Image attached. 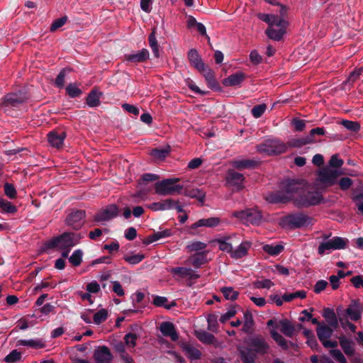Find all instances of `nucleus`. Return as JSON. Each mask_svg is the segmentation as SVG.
<instances>
[{
    "mask_svg": "<svg viewBox=\"0 0 363 363\" xmlns=\"http://www.w3.org/2000/svg\"><path fill=\"white\" fill-rule=\"evenodd\" d=\"M118 208L115 204L108 205L101 208L95 216L97 222L103 223L116 218L118 214Z\"/></svg>",
    "mask_w": 363,
    "mask_h": 363,
    "instance_id": "ddd939ff",
    "label": "nucleus"
},
{
    "mask_svg": "<svg viewBox=\"0 0 363 363\" xmlns=\"http://www.w3.org/2000/svg\"><path fill=\"white\" fill-rule=\"evenodd\" d=\"M323 316L330 327L333 328H337L338 320L336 314L333 309L329 308H324L323 311Z\"/></svg>",
    "mask_w": 363,
    "mask_h": 363,
    "instance_id": "c85d7f7f",
    "label": "nucleus"
},
{
    "mask_svg": "<svg viewBox=\"0 0 363 363\" xmlns=\"http://www.w3.org/2000/svg\"><path fill=\"white\" fill-rule=\"evenodd\" d=\"M247 343L256 353L265 354L269 350L268 344L261 336L251 337Z\"/></svg>",
    "mask_w": 363,
    "mask_h": 363,
    "instance_id": "2eb2a0df",
    "label": "nucleus"
},
{
    "mask_svg": "<svg viewBox=\"0 0 363 363\" xmlns=\"http://www.w3.org/2000/svg\"><path fill=\"white\" fill-rule=\"evenodd\" d=\"M348 243V240L341 237H333L320 243L318 247V253L320 255L329 254L332 250L345 249Z\"/></svg>",
    "mask_w": 363,
    "mask_h": 363,
    "instance_id": "6e6552de",
    "label": "nucleus"
},
{
    "mask_svg": "<svg viewBox=\"0 0 363 363\" xmlns=\"http://www.w3.org/2000/svg\"><path fill=\"white\" fill-rule=\"evenodd\" d=\"M149 43H150V46L152 49V51L154 55L156 57H159V48H158V45H157V40L155 35L153 32L149 35Z\"/></svg>",
    "mask_w": 363,
    "mask_h": 363,
    "instance_id": "6e6d98bb",
    "label": "nucleus"
},
{
    "mask_svg": "<svg viewBox=\"0 0 363 363\" xmlns=\"http://www.w3.org/2000/svg\"><path fill=\"white\" fill-rule=\"evenodd\" d=\"M245 78V74L241 72H238L224 79L223 84L225 86H239L244 81Z\"/></svg>",
    "mask_w": 363,
    "mask_h": 363,
    "instance_id": "b1692460",
    "label": "nucleus"
},
{
    "mask_svg": "<svg viewBox=\"0 0 363 363\" xmlns=\"http://www.w3.org/2000/svg\"><path fill=\"white\" fill-rule=\"evenodd\" d=\"M160 330L165 337H169L172 341H177L179 335L173 323L170 322H162L160 326Z\"/></svg>",
    "mask_w": 363,
    "mask_h": 363,
    "instance_id": "6ab92c4d",
    "label": "nucleus"
},
{
    "mask_svg": "<svg viewBox=\"0 0 363 363\" xmlns=\"http://www.w3.org/2000/svg\"><path fill=\"white\" fill-rule=\"evenodd\" d=\"M221 292L223 293L224 297L228 300L234 301L235 300L238 296V292L235 290H234L232 287H223L220 289Z\"/></svg>",
    "mask_w": 363,
    "mask_h": 363,
    "instance_id": "49530a36",
    "label": "nucleus"
},
{
    "mask_svg": "<svg viewBox=\"0 0 363 363\" xmlns=\"http://www.w3.org/2000/svg\"><path fill=\"white\" fill-rule=\"evenodd\" d=\"M108 318V312L106 309H101L94 315V322L99 325L104 322Z\"/></svg>",
    "mask_w": 363,
    "mask_h": 363,
    "instance_id": "864d4df0",
    "label": "nucleus"
},
{
    "mask_svg": "<svg viewBox=\"0 0 363 363\" xmlns=\"http://www.w3.org/2000/svg\"><path fill=\"white\" fill-rule=\"evenodd\" d=\"M4 193L10 199H14L16 196V190L13 184L6 183L4 184Z\"/></svg>",
    "mask_w": 363,
    "mask_h": 363,
    "instance_id": "338daca9",
    "label": "nucleus"
},
{
    "mask_svg": "<svg viewBox=\"0 0 363 363\" xmlns=\"http://www.w3.org/2000/svg\"><path fill=\"white\" fill-rule=\"evenodd\" d=\"M344 162L342 159H340L337 155H333L330 161H329V166H327L326 167H331L334 169L340 168L342 164Z\"/></svg>",
    "mask_w": 363,
    "mask_h": 363,
    "instance_id": "052dcab7",
    "label": "nucleus"
},
{
    "mask_svg": "<svg viewBox=\"0 0 363 363\" xmlns=\"http://www.w3.org/2000/svg\"><path fill=\"white\" fill-rule=\"evenodd\" d=\"M208 251L196 253L190 257L191 263L196 268L200 267L206 262Z\"/></svg>",
    "mask_w": 363,
    "mask_h": 363,
    "instance_id": "473e14b6",
    "label": "nucleus"
},
{
    "mask_svg": "<svg viewBox=\"0 0 363 363\" xmlns=\"http://www.w3.org/2000/svg\"><path fill=\"white\" fill-rule=\"evenodd\" d=\"M270 334L274 340L283 349L288 348V342L276 330H272Z\"/></svg>",
    "mask_w": 363,
    "mask_h": 363,
    "instance_id": "79ce46f5",
    "label": "nucleus"
},
{
    "mask_svg": "<svg viewBox=\"0 0 363 363\" xmlns=\"http://www.w3.org/2000/svg\"><path fill=\"white\" fill-rule=\"evenodd\" d=\"M243 326L242 330L245 333H250L254 325L252 315L250 312L244 313Z\"/></svg>",
    "mask_w": 363,
    "mask_h": 363,
    "instance_id": "c9c22d12",
    "label": "nucleus"
},
{
    "mask_svg": "<svg viewBox=\"0 0 363 363\" xmlns=\"http://www.w3.org/2000/svg\"><path fill=\"white\" fill-rule=\"evenodd\" d=\"M331 356L340 363H347V360L340 350H332L330 352Z\"/></svg>",
    "mask_w": 363,
    "mask_h": 363,
    "instance_id": "774afa93",
    "label": "nucleus"
},
{
    "mask_svg": "<svg viewBox=\"0 0 363 363\" xmlns=\"http://www.w3.org/2000/svg\"><path fill=\"white\" fill-rule=\"evenodd\" d=\"M238 350L243 363H252L255 359V352L250 347H239Z\"/></svg>",
    "mask_w": 363,
    "mask_h": 363,
    "instance_id": "bb28decb",
    "label": "nucleus"
},
{
    "mask_svg": "<svg viewBox=\"0 0 363 363\" xmlns=\"http://www.w3.org/2000/svg\"><path fill=\"white\" fill-rule=\"evenodd\" d=\"M342 174L339 169L323 167L317 172L314 184L317 189L324 190L337 184V179Z\"/></svg>",
    "mask_w": 363,
    "mask_h": 363,
    "instance_id": "20e7f679",
    "label": "nucleus"
},
{
    "mask_svg": "<svg viewBox=\"0 0 363 363\" xmlns=\"http://www.w3.org/2000/svg\"><path fill=\"white\" fill-rule=\"evenodd\" d=\"M267 106L264 104L255 106L252 109V116L258 118H259L266 111Z\"/></svg>",
    "mask_w": 363,
    "mask_h": 363,
    "instance_id": "e2e57ef3",
    "label": "nucleus"
},
{
    "mask_svg": "<svg viewBox=\"0 0 363 363\" xmlns=\"http://www.w3.org/2000/svg\"><path fill=\"white\" fill-rule=\"evenodd\" d=\"M284 188V191L270 194L267 200L271 203H285L294 199V203L298 207L315 206L323 201L319 191L309 189L301 191V184L294 180L287 181Z\"/></svg>",
    "mask_w": 363,
    "mask_h": 363,
    "instance_id": "f257e3e1",
    "label": "nucleus"
},
{
    "mask_svg": "<svg viewBox=\"0 0 363 363\" xmlns=\"http://www.w3.org/2000/svg\"><path fill=\"white\" fill-rule=\"evenodd\" d=\"M21 359V353L17 350H12L4 358V360L8 363H15Z\"/></svg>",
    "mask_w": 363,
    "mask_h": 363,
    "instance_id": "5fc2aeb1",
    "label": "nucleus"
},
{
    "mask_svg": "<svg viewBox=\"0 0 363 363\" xmlns=\"http://www.w3.org/2000/svg\"><path fill=\"white\" fill-rule=\"evenodd\" d=\"M340 345L345 353L347 355H352L354 354V348L352 342L345 337H341L340 339Z\"/></svg>",
    "mask_w": 363,
    "mask_h": 363,
    "instance_id": "58836bf2",
    "label": "nucleus"
},
{
    "mask_svg": "<svg viewBox=\"0 0 363 363\" xmlns=\"http://www.w3.org/2000/svg\"><path fill=\"white\" fill-rule=\"evenodd\" d=\"M94 358L96 363H111L113 355L108 347L104 345L94 350Z\"/></svg>",
    "mask_w": 363,
    "mask_h": 363,
    "instance_id": "dca6fc26",
    "label": "nucleus"
},
{
    "mask_svg": "<svg viewBox=\"0 0 363 363\" xmlns=\"http://www.w3.org/2000/svg\"><path fill=\"white\" fill-rule=\"evenodd\" d=\"M66 91L68 95L72 98L77 97L82 94V91L73 84L67 85Z\"/></svg>",
    "mask_w": 363,
    "mask_h": 363,
    "instance_id": "bf43d9fd",
    "label": "nucleus"
},
{
    "mask_svg": "<svg viewBox=\"0 0 363 363\" xmlns=\"http://www.w3.org/2000/svg\"><path fill=\"white\" fill-rule=\"evenodd\" d=\"M174 201L172 199H167L157 202H153L147 205V208L153 211H162L174 208Z\"/></svg>",
    "mask_w": 363,
    "mask_h": 363,
    "instance_id": "a211bd4d",
    "label": "nucleus"
},
{
    "mask_svg": "<svg viewBox=\"0 0 363 363\" xmlns=\"http://www.w3.org/2000/svg\"><path fill=\"white\" fill-rule=\"evenodd\" d=\"M208 328L212 332L217 331L218 317L215 314H209L207 317Z\"/></svg>",
    "mask_w": 363,
    "mask_h": 363,
    "instance_id": "4d7b16f0",
    "label": "nucleus"
},
{
    "mask_svg": "<svg viewBox=\"0 0 363 363\" xmlns=\"http://www.w3.org/2000/svg\"><path fill=\"white\" fill-rule=\"evenodd\" d=\"M282 223L291 228H302L313 225L314 219L303 213H296L284 216Z\"/></svg>",
    "mask_w": 363,
    "mask_h": 363,
    "instance_id": "423d86ee",
    "label": "nucleus"
},
{
    "mask_svg": "<svg viewBox=\"0 0 363 363\" xmlns=\"http://www.w3.org/2000/svg\"><path fill=\"white\" fill-rule=\"evenodd\" d=\"M197 337L202 342L206 344H213L216 340L213 335L206 331L198 333Z\"/></svg>",
    "mask_w": 363,
    "mask_h": 363,
    "instance_id": "8fccbe9b",
    "label": "nucleus"
},
{
    "mask_svg": "<svg viewBox=\"0 0 363 363\" xmlns=\"http://www.w3.org/2000/svg\"><path fill=\"white\" fill-rule=\"evenodd\" d=\"M125 60L131 62H142L149 57V52L147 49H143L138 52L126 55Z\"/></svg>",
    "mask_w": 363,
    "mask_h": 363,
    "instance_id": "a878e982",
    "label": "nucleus"
},
{
    "mask_svg": "<svg viewBox=\"0 0 363 363\" xmlns=\"http://www.w3.org/2000/svg\"><path fill=\"white\" fill-rule=\"evenodd\" d=\"M280 330L287 337H292L295 332L294 326L287 320H281L279 322Z\"/></svg>",
    "mask_w": 363,
    "mask_h": 363,
    "instance_id": "f704fd0d",
    "label": "nucleus"
},
{
    "mask_svg": "<svg viewBox=\"0 0 363 363\" xmlns=\"http://www.w3.org/2000/svg\"><path fill=\"white\" fill-rule=\"evenodd\" d=\"M313 142V138H311V136L308 135L304 138L292 140L290 141V145L296 147H300L304 145L312 143Z\"/></svg>",
    "mask_w": 363,
    "mask_h": 363,
    "instance_id": "c03bdc74",
    "label": "nucleus"
},
{
    "mask_svg": "<svg viewBox=\"0 0 363 363\" xmlns=\"http://www.w3.org/2000/svg\"><path fill=\"white\" fill-rule=\"evenodd\" d=\"M83 252L81 250H76L69 257V262L74 266H79L82 261Z\"/></svg>",
    "mask_w": 363,
    "mask_h": 363,
    "instance_id": "de8ad7c7",
    "label": "nucleus"
},
{
    "mask_svg": "<svg viewBox=\"0 0 363 363\" xmlns=\"http://www.w3.org/2000/svg\"><path fill=\"white\" fill-rule=\"evenodd\" d=\"M346 314L352 320L354 321L358 320L361 318L362 309L358 301L354 300L352 301V303L346 309Z\"/></svg>",
    "mask_w": 363,
    "mask_h": 363,
    "instance_id": "4be33fe9",
    "label": "nucleus"
},
{
    "mask_svg": "<svg viewBox=\"0 0 363 363\" xmlns=\"http://www.w3.org/2000/svg\"><path fill=\"white\" fill-rule=\"evenodd\" d=\"M172 235L170 229H165L158 232L154 233L152 235L148 236L145 241V243L149 245L160 239L169 238Z\"/></svg>",
    "mask_w": 363,
    "mask_h": 363,
    "instance_id": "c756f323",
    "label": "nucleus"
},
{
    "mask_svg": "<svg viewBox=\"0 0 363 363\" xmlns=\"http://www.w3.org/2000/svg\"><path fill=\"white\" fill-rule=\"evenodd\" d=\"M0 211L5 213H14L17 211V208L10 201L0 198Z\"/></svg>",
    "mask_w": 363,
    "mask_h": 363,
    "instance_id": "e433bc0d",
    "label": "nucleus"
},
{
    "mask_svg": "<svg viewBox=\"0 0 363 363\" xmlns=\"http://www.w3.org/2000/svg\"><path fill=\"white\" fill-rule=\"evenodd\" d=\"M258 18L268 24L265 31L267 37L273 40L279 41L286 33L288 21L274 14L259 13Z\"/></svg>",
    "mask_w": 363,
    "mask_h": 363,
    "instance_id": "f03ea898",
    "label": "nucleus"
},
{
    "mask_svg": "<svg viewBox=\"0 0 363 363\" xmlns=\"http://www.w3.org/2000/svg\"><path fill=\"white\" fill-rule=\"evenodd\" d=\"M220 222V219L217 217L200 219L190 226V230H192L199 227H216L219 225Z\"/></svg>",
    "mask_w": 363,
    "mask_h": 363,
    "instance_id": "5701e85b",
    "label": "nucleus"
},
{
    "mask_svg": "<svg viewBox=\"0 0 363 363\" xmlns=\"http://www.w3.org/2000/svg\"><path fill=\"white\" fill-rule=\"evenodd\" d=\"M66 138L65 132L51 131L48 135V140L49 144L57 149L62 147L64 140Z\"/></svg>",
    "mask_w": 363,
    "mask_h": 363,
    "instance_id": "f3484780",
    "label": "nucleus"
},
{
    "mask_svg": "<svg viewBox=\"0 0 363 363\" xmlns=\"http://www.w3.org/2000/svg\"><path fill=\"white\" fill-rule=\"evenodd\" d=\"M225 180L227 184L236 191H240L244 188L245 177L241 173L229 169L227 172Z\"/></svg>",
    "mask_w": 363,
    "mask_h": 363,
    "instance_id": "f8f14e48",
    "label": "nucleus"
},
{
    "mask_svg": "<svg viewBox=\"0 0 363 363\" xmlns=\"http://www.w3.org/2000/svg\"><path fill=\"white\" fill-rule=\"evenodd\" d=\"M183 348L187 356L191 359H198L201 356L200 351L189 345H184Z\"/></svg>",
    "mask_w": 363,
    "mask_h": 363,
    "instance_id": "09e8293b",
    "label": "nucleus"
},
{
    "mask_svg": "<svg viewBox=\"0 0 363 363\" xmlns=\"http://www.w3.org/2000/svg\"><path fill=\"white\" fill-rule=\"evenodd\" d=\"M168 272L172 275L173 278L176 280H180L182 279L194 280L199 277V275L196 274V272L194 270L189 267H172L169 269Z\"/></svg>",
    "mask_w": 363,
    "mask_h": 363,
    "instance_id": "9b49d317",
    "label": "nucleus"
},
{
    "mask_svg": "<svg viewBox=\"0 0 363 363\" xmlns=\"http://www.w3.org/2000/svg\"><path fill=\"white\" fill-rule=\"evenodd\" d=\"M167 302L168 300L166 297L160 296H155L152 301L153 304L156 306H164L166 308H170V306L167 305Z\"/></svg>",
    "mask_w": 363,
    "mask_h": 363,
    "instance_id": "0e129e2a",
    "label": "nucleus"
},
{
    "mask_svg": "<svg viewBox=\"0 0 363 363\" xmlns=\"http://www.w3.org/2000/svg\"><path fill=\"white\" fill-rule=\"evenodd\" d=\"M207 247V245L201 241H193L186 245L188 252H204V250Z\"/></svg>",
    "mask_w": 363,
    "mask_h": 363,
    "instance_id": "a19ab883",
    "label": "nucleus"
},
{
    "mask_svg": "<svg viewBox=\"0 0 363 363\" xmlns=\"http://www.w3.org/2000/svg\"><path fill=\"white\" fill-rule=\"evenodd\" d=\"M258 164V162L255 160H233L232 162V165L233 167L238 169H247V168H252L255 167Z\"/></svg>",
    "mask_w": 363,
    "mask_h": 363,
    "instance_id": "7c9ffc66",
    "label": "nucleus"
},
{
    "mask_svg": "<svg viewBox=\"0 0 363 363\" xmlns=\"http://www.w3.org/2000/svg\"><path fill=\"white\" fill-rule=\"evenodd\" d=\"M205 79L208 84V87L211 89H216L218 87L217 82L214 77L213 71L211 69L204 67V70H201Z\"/></svg>",
    "mask_w": 363,
    "mask_h": 363,
    "instance_id": "72a5a7b5",
    "label": "nucleus"
},
{
    "mask_svg": "<svg viewBox=\"0 0 363 363\" xmlns=\"http://www.w3.org/2000/svg\"><path fill=\"white\" fill-rule=\"evenodd\" d=\"M236 313H237V311H236L235 306H232L228 308V311L225 313L223 314L220 316L219 320L220 323H225L229 319L234 317Z\"/></svg>",
    "mask_w": 363,
    "mask_h": 363,
    "instance_id": "13d9d810",
    "label": "nucleus"
},
{
    "mask_svg": "<svg viewBox=\"0 0 363 363\" xmlns=\"http://www.w3.org/2000/svg\"><path fill=\"white\" fill-rule=\"evenodd\" d=\"M86 104L89 107H96L100 104V94L96 91H91L87 98Z\"/></svg>",
    "mask_w": 363,
    "mask_h": 363,
    "instance_id": "4c0bfd02",
    "label": "nucleus"
},
{
    "mask_svg": "<svg viewBox=\"0 0 363 363\" xmlns=\"http://www.w3.org/2000/svg\"><path fill=\"white\" fill-rule=\"evenodd\" d=\"M274 285V283L268 279L258 280L254 283V286L257 289H269Z\"/></svg>",
    "mask_w": 363,
    "mask_h": 363,
    "instance_id": "680f3d73",
    "label": "nucleus"
},
{
    "mask_svg": "<svg viewBox=\"0 0 363 363\" xmlns=\"http://www.w3.org/2000/svg\"><path fill=\"white\" fill-rule=\"evenodd\" d=\"M250 247V242H242L235 250L233 249L230 256L231 258L236 259L242 258L247 255V252Z\"/></svg>",
    "mask_w": 363,
    "mask_h": 363,
    "instance_id": "aec40b11",
    "label": "nucleus"
},
{
    "mask_svg": "<svg viewBox=\"0 0 363 363\" xmlns=\"http://www.w3.org/2000/svg\"><path fill=\"white\" fill-rule=\"evenodd\" d=\"M137 340L138 335L132 333H127L124 337L125 344L130 349H133L136 346Z\"/></svg>",
    "mask_w": 363,
    "mask_h": 363,
    "instance_id": "3c124183",
    "label": "nucleus"
},
{
    "mask_svg": "<svg viewBox=\"0 0 363 363\" xmlns=\"http://www.w3.org/2000/svg\"><path fill=\"white\" fill-rule=\"evenodd\" d=\"M82 236L79 233H65L62 235L55 237L43 245L44 250L50 249L66 250L77 245Z\"/></svg>",
    "mask_w": 363,
    "mask_h": 363,
    "instance_id": "7ed1b4c3",
    "label": "nucleus"
},
{
    "mask_svg": "<svg viewBox=\"0 0 363 363\" xmlns=\"http://www.w3.org/2000/svg\"><path fill=\"white\" fill-rule=\"evenodd\" d=\"M286 145L277 139L267 140L257 146L258 152L267 155L281 154L286 152Z\"/></svg>",
    "mask_w": 363,
    "mask_h": 363,
    "instance_id": "0eeeda50",
    "label": "nucleus"
},
{
    "mask_svg": "<svg viewBox=\"0 0 363 363\" xmlns=\"http://www.w3.org/2000/svg\"><path fill=\"white\" fill-rule=\"evenodd\" d=\"M26 99V97L21 91L18 93H11L7 94L4 99V103L6 105L16 106L18 104L23 103Z\"/></svg>",
    "mask_w": 363,
    "mask_h": 363,
    "instance_id": "393cba45",
    "label": "nucleus"
},
{
    "mask_svg": "<svg viewBox=\"0 0 363 363\" xmlns=\"http://www.w3.org/2000/svg\"><path fill=\"white\" fill-rule=\"evenodd\" d=\"M231 236L222 237L216 239L215 242L218 245L219 250L228 252L230 255L233 250V243L230 242Z\"/></svg>",
    "mask_w": 363,
    "mask_h": 363,
    "instance_id": "cd10ccee",
    "label": "nucleus"
},
{
    "mask_svg": "<svg viewBox=\"0 0 363 363\" xmlns=\"http://www.w3.org/2000/svg\"><path fill=\"white\" fill-rule=\"evenodd\" d=\"M145 258L144 255L143 254H136V255H130L124 256L123 259L128 264L135 265L140 263Z\"/></svg>",
    "mask_w": 363,
    "mask_h": 363,
    "instance_id": "603ef678",
    "label": "nucleus"
},
{
    "mask_svg": "<svg viewBox=\"0 0 363 363\" xmlns=\"http://www.w3.org/2000/svg\"><path fill=\"white\" fill-rule=\"evenodd\" d=\"M179 181V178H169L156 182L155 194L162 196L180 194L184 186L177 184Z\"/></svg>",
    "mask_w": 363,
    "mask_h": 363,
    "instance_id": "39448f33",
    "label": "nucleus"
},
{
    "mask_svg": "<svg viewBox=\"0 0 363 363\" xmlns=\"http://www.w3.org/2000/svg\"><path fill=\"white\" fill-rule=\"evenodd\" d=\"M306 292L303 290L298 291L294 293L285 294L283 295V299L286 302H290L295 298H305Z\"/></svg>",
    "mask_w": 363,
    "mask_h": 363,
    "instance_id": "37998d69",
    "label": "nucleus"
},
{
    "mask_svg": "<svg viewBox=\"0 0 363 363\" xmlns=\"http://www.w3.org/2000/svg\"><path fill=\"white\" fill-rule=\"evenodd\" d=\"M170 152V147L164 148H155L151 150L150 155L155 159L162 160L165 158Z\"/></svg>",
    "mask_w": 363,
    "mask_h": 363,
    "instance_id": "ea45409f",
    "label": "nucleus"
},
{
    "mask_svg": "<svg viewBox=\"0 0 363 363\" xmlns=\"http://www.w3.org/2000/svg\"><path fill=\"white\" fill-rule=\"evenodd\" d=\"M343 126L351 131L357 132L359 130L360 125L358 123L351 121H343L342 122Z\"/></svg>",
    "mask_w": 363,
    "mask_h": 363,
    "instance_id": "69168bd1",
    "label": "nucleus"
},
{
    "mask_svg": "<svg viewBox=\"0 0 363 363\" xmlns=\"http://www.w3.org/2000/svg\"><path fill=\"white\" fill-rule=\"evenodd\" d=\"M284 249V247L281 244H266L262 246L263 251L271 256H277Z\"/></svg>",
    "mask_w": 363,
    "mask_h": 363,
    "instance_id": "2f4dec72",
    "label": "nucleus"
},
{
    "mask_svg": "<svg viewBox=\"0 0 363 363\" xmlns=\"http://www.w3.org/2000/svg\"><path fill=\"white\" fill-rule=\"evenodd\" d=\"M334 329L335 328L330 327L329 325L325 323L320 325L317 328L316 332L318 337L323 345L326 348H333L337 345V342L328 340L332 336Z\"/></svg>",
    "mask_w": 363,
    "mask_h": 363,
    "instance_id": "9d476101",
    "label": "nucleus"
},
{
    "mask_svg": "<svg viewBox=\"0 0 363 363\" xmlns=\"http://www.w3.org/2000/svg\"><path fill=\"white\" fill-rule=\"evenodd\" d=\"M18 342L20 345L33 348H42L44 347V344L39 340H21Z\"/></svg>",
    "mask_w": 363,
    "mask_h": 363,
    "instance_id": "a18cd8bd",
    "label": "nucleus"
},
{
    "mask_svg": "<svg viewBox=\"0 0 363 363\" xmlns=\"http://www.w3.org/2000/svg\"><path fill=\"white\" fill-rule=\"evenodd\" d=\"M233 216L238 218L245 225H259L262 216L261 213L255 208H250L240 211H235Z\"/></svg>",
    "mask_w": 363,
    "mask_h": 363,
    "instance_id": "1a4fd4ad",
    "label": "nucleus"
},
{
    "mask_svg": "<svg viewBox=\"0 0 363 363\" xmlns=\"http://www.w3.org/2000/svg\"><path fill=\"white\" fill-rule=\"evenodd\" d=\"M188 59L190 63L199 72L204 70L205 64L202 61L200 55L195 49H191L188 52Z\"/></svg>",
    "mask_w": 363,
    "mask_h": 363,
    "instance_id": "412c9836",
    "label": "nucleus"
},
{
    "mask_svg": "<svg viewBox=\"0 0 363 363\" xmlns=\"http://www.w3.org/2000/svg\"><path fill=\"white\" fill-rule=\"evenodd\" d=\"M85 211L76 210L71 212L66 218V224L74 230L79 229L84 223Z\"/></svg>",
    "mask_w": 363,
    "mask_h": 363,
    "instance_id": "4468645a",
    "label": "nucleus"
}]
</instances>
